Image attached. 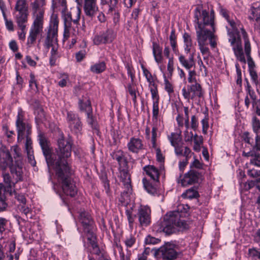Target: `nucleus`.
<instances>
[{"instance_id":"dca6fc26","label":"nucleus","mask_w":260,"mask_h":260,"mask_svg":"<svg viewBox=\"0 0 260 260\" xmlns=\"http://www.w3.org/2000/svg\"><path fill=\"white\" fill-rule=\"evenodd\" d=\"M83 10L86 16L92 19L99 12L97 0H84Z\"/></svg>"},{"instance_id":"bf43d9fd","label":"nucleus","mask_w":260,"mask_h":260,"mask_svg":"<svg viewBox=\"0 0 260 260\" xmlns=\"http://www.w3.org/2000/svg\"><path fill=\"white\" fill-rule=\"evenodd\" d=\"M157 131V128L156 126L154 125L152 129V138H151V142L152 144V147L153 148L156 147V132Z\"/></svg>"},{"instance_id":"864d4df0","label":"nucleus","mask_w":260,"mask_h":260,"mask_svg":"<svg viewBox=\"0 0 260 260\" xmlns=\"http://www.w3.org/2000/svg\"><path fill=\"white\" fill-rule=\"evenodd\" d=\"M250 163L257 167H260V155L256 152L250 159Z\"/></svg>"},{"instance_id":"c756f323","label":"nucleus","mask_w":260,"mask_h":260,"mask_svg":"<svg viewBox=\"0 0 260 260\" xmlns=\"http://www.w3.org/2000/svg\"><path fill=\"white\" fill-rule=\"evenodd\" d=\"M80 109L81 111H84L86 114L92 112L90 101L88 99L79 100Z\"/></svg>"},{"instance_id":"a211bd4d","label":"nucleus","mask_w":260,"mask_h":260,"mask_svg":"<svg viewBox=\"0 0 260 260\" xmlns=\"http://www.w3.org/2000/svg\"><path fill=\"white\" fill-rule=\"evenodd\" d=\"M13 165V158L9 150L6 147H1L0 148V168L5 170Z\"/></svg>"},{"instance_id":"6e6552de","label":"nucleus","mask_w":260,"mask_h":260,"mask_svg":"<svg viewBox=\"0 0 260 260\" xmlns=\"http://www.w3.org/2000/svg\"><path fill=\"white\" fill-rule=\"evenodd\" d=\"M14 19L19 24L27 22L28 6L26 0H17L14 8Z\"/></svg>"},{"instance_id":"f03ea898","label":"nucleus","mask_w":260,"mask_h":260,"mask_svg":"<svg viewBox=\"0 0 260 260\" xmlns=\"http://www.w3.org/2000/svg\"><path fill=\"white\" fill-rule=\"evenodd\" d=\"M45 0H35L30 4L33 22L27 38V45L31 47L38 35L42 32L44 25Z\"/></svg>"},{"instance_id":"9d476101","label":"nucleus","mask_w":260,"mask_h":260,"mask_svg":"<svg viewBox=\"0 0 260 260\" xmlns=\"http://www.w3.org/2000/svg\"><path fill=\"white\" fill-rule=\"evenodd\" d=\"M16 124L18 141L22 140L30 133L31 126L28 123L23 121V115L21 111L18 113Z\"/></svg>"},{"instance_id":"c03bdc74","label":"nucleus","mask_w":260,"mask_h":260,"mask_svg":"<svg viewBox=\"0 0 260 260\" xmlns=\"http://www.w3.org/2000/svg\"><path fill=\"white\" fill-rule=\"evenodd\" d=\"M87 122L92 128L98 129L97 122L94 117L93 116L92 112L87 114Z\"/></svg>"},{"instance_id":"a878e982","label":"nucleus","mask_w":260,"mask_h":260,"mask_svg":"<svg viewBox=\"0 0 260 260\" xmlns=\"http://www.w3.org/2000/svg\"><path fill=\"white\" fill-rule=\"evenodd\" d=\"M174 147L175 153L177 156H185L186 160L189 158L191 150L188 147H183L181 143Z\"/></svg>"},{"instance_id":"3c124183","label":"nucleus","mask_w":260,"mask_h":260,"mask_svg":"<svg viewBox=\"0 0 260 260\" xmlns=\"http://www.w3.org/2000/svg\"><path fill=\"white\" fill-rule=\"evenodd\" d=\"M32 143L31 138L28 136H27L26 137V141L25 143V150L27 153L29 152V151H34L32 150Z\"/></svg>"},{"instance_id":"603ef678","label":"nucleus","mask_w":260,"mask_h":260,"mask_svg":"<svg viewBox=\"0 0 260 260\" xmlns=\"http://www.w3.org/2000/svg\"><path fill=\"white\" fill-rule=\"evenodd\" d=\"M252 126L254 132L257 135L260 131V121L256 117L253 118Z\"/></svg>"},{"instance_id":"5701e85b","label":"nucleus","mask_w":260,"mask_h":260,"mask_svg":"<svg viewBox=\"0 0 260 260\" xmlns=\"http://www.w3.org/2000/svg\"><path fill=\"white\" fill-rule=\"evenodd\" d=\"M179 60L181 64L186 69L190 70L192 68H194L196 66V62L194 60L193 53L190 54L188 58H185L183 55H180L179 57Z\"/></svg>"},{"instance_id":"774afa93","label":"nucleus","mask_w":260,"mask_h":260,"mask_svg":"<svg viewBox=\"0 0 260 260\" xmlns=\"http://www.w3.org/2000/svg\"><path fill=\"white\" fill-rule=\"evenodd\" d=\"M7 220L3 217H0V234H2L6 230Z\"/></svg>"},{"instance_id":"37998d69","label":"nucleus","mask_w":260,"mask_h":260,"mask_svg":"<svg viewBox=\"0 0 260 260\" xmlns=\"http://www.w3.org/2000/svg\"><path fill=\"white\" fill-rule=\"evenodd\" d=\"M94 227L90 228L89 231H84L86 234L87 240L89 241L90 244H92L93 243H96V237L93 231Z\"/></svg>"},{"instance_id":"aec40b11","label":"nucleus","mask_w":260,"mask_h":260,"mask_svg":"<svg viewBox=\"0 0 260 260\" xmlns=\"http://www.w3.org/2000/svg\"><path fill=\"white\" fill-rule=\"evenodd\" d=\"M120 178L125 188L122 193V196L128 197L132 192L130 176L126 171L123 170L120 172Z\"/></svg>"},{"instance_id":"052dcab7","label":"nucleus","mask_w":260,"mask_h":260,"mask_svg":"<svg viewBox=\"0 0 260 260\" xmlns=\"http://www.w3.org/2000/svg\"><path fill=\"white\" fill-rule=\"evenodd\" d=\"M125 213L128 221L129 226L132 228L133 224L134 222V217L132 215V211L130 210H126Z\"/></svg>"},{"instance_id":"4468645a","label":"nucleus","mask_w":260,"mask_h":260,"mask_svg":"<svg viewBox=\"0 0 260 260\" xmlns=\"http://www.w3.org/2000/svg\"><path fill=\"white\" fill-rule=\"evenodd\" d=\"M137 216L141 226H147L151 222V210L149 207L141 206L138 209Z\"/></svg>"},{"instance_id":"a18cd8bd","label":"nucleus","mask_w":260,"mask_h":260,"mask_svg":"<svg viewBox=\"0 0 260 260\" xmlns=\"http://www.w3.org/2000/svg\"><path fill=\"white\" fill-rule=\"evenodd\" d=\"M143 70V74L146 78L147 82L149 83V85H153L154 83L152 76L150 72L146 69L143 66H142Z\"/></svg>"},{"instance_id":"79ce46f5","label":"nucleus","mask_w":260,"mask_h":260,"mask_svg":"<svg viewBox=\"0 0 260 260\" xmlns=\"http://www.w3.org/2000/svg\"><path fill=\"white\" fill-rule=\"evenodd\" d=\"M17 24V26L20 29L21 31L18 32L19 38L20 40H24L25 39V35H26V23L27 22H22L20 24L18 22H16Z\"/></svg>"},{"instance_id":"f257e3e1","label":"nucleus","mask_w":260,"mask_h":260,"mask_svg":"<svg viewBox=\"0 0 260 260\" xmlns=\"http://www.w3.org/2000/svg\"><path fill=\"white\" fill-rule=\"evenodd\" d=\"M39 137V143L49 170L51 169L54 170L62 192L67 196L74 197L77 190L73 180L71 178L72 170L67 160L71 155V142L63 137L59 138L58 140V149L56 153H52L47 140L44 135L40 134Z\"/></svg>"},{"instance_id":"a19ab883","label":"nucleus","mask_w":260,"mask_h":260,"mask_svg":"<svg viewBox=\"0 0 260 260\" xmlns=\"http://www.w3.org/2000/svg\"><path fill=\"white\" fill-rule=\"evenodd\" d=\"M4 181L7 184V187L11 188L16 183L13 178H12L9 174L6 173L3 175Z\"/></svg>"},{"instance_id":"f8f14e48","label":"nucleus","mask_w":260,"mask_h":260,"mask_svg":"<svg viewBox=\"0 0 260 260\" xmlns=\"http://www.w3.org/2000/svg\"><path fill=\"white\" fill-rule=\"evenodd\" d=\"M67 121L70 130L78 135L80 134L82 129V124L79 115L72 111H68Z\"/></svg>"},{"instance_id":"c9c22d12","label":"nucleus","mask_w":260,"mask_h":260,"mask_svg":"<svg viewBox=\"0 0 260 260\" xmlns=\"http://www.w3.org/2000/svg\"><path fill=\"white\" fill-rule=\"evenodd\" d=\"M5 189L3 186L0 184V211H3L7 207V204L5 202V196L4 194Z\"/></svg>"},{"instance_id":"2f4dec72","label":"nucleus","mask_w":260,"mask_h":260,"mask_svg":"<svg viewBox=\"0 0 260 260\" xmlns=\"http://www.w3.org/2000/svg\"><path fill=\"white\" fill-rule=\"evenodd\" d=\"M153 54L155 61L157 62H159L161 60V52L162 49L159 45L156 42L152 43Z\"/></svg>"},{"instance_id":"9b49d317","label":"nucleus","mask_w":260,"mask_h":260,"mask_svg":"<svg viewBox=\"0 0 260 260\" xmlns=\"http://www.w3.org/2000/svg\"><path fill=\"white\" fill-rule=\"evenodd\" d=\"M116 37V34L112 29H107L95 35L93 39L95 45L109 44L112 42Z\"/></svg>"},{"instance_id":"de8ad7c7","label":"nucleus","mask_w":260,"mask_h":260,"mask_svg":"<svg viewBox=\"0 0 260 260\" xmlns=\"http://www.w3.org/2000/svg\"><path fill=\"white\" fill-rule=\"evenodd\" d=\"M35 114L36 115V118L40 121H43L45 118L44 111L41 107H38L35 110Z\"/></svg>"},{"instance_id":"6e6d98bb","label":"nucleus","mask_w":260,"mask_h":260,"mask_svg":"<svg viewBox=\"0 0 260 260\" xmlns=\"http://www.w3.org/2000/svg\"><path fill=\"white\" fill-rule=\"evenodd\" d=\"M243 140L248 144L252 145L253 143V139L251 138L248 132H244L242 135Z\"/></svg>"},{"instance_id":"72a5a7b5","label":"nucleus","mask_w":260,"mask_h":260,"mask_svg":"<svg viewBox=\"0 0 260 260\" xmlns=\"http://www.w3.org/2000/svg\"><path fill=\"white\" fill-rule=\"evenodd\" d=\"M143 183L145 189L149 193L153 195L157 193L156 187L150 183L146 178H143Z\"/></svg>"},{"instance_id":"423d86ee","label":"nucleus","mask_w":260,"mask_h":260,"mask_svg":"<svg viewBox=\"0 0 260 260\" xmlns=\"http://www.w3.org/2000/svg\"><path fill=\"white\" fill-rule=\"evenodd\" d=\"M194 22L196 23L195 26H199L200 24L203 27L211 28L215 31L214 16L209 14L206 10H204L201 13L199 8H196L194 11Z\"/></svg>"},{"instance_id":"0e129e2a","label":"nucleus","mask_w":260,"mask_h":260,"mask_svg":"<svg viewBox=\"0 0 260 260\" xmlns=\"http://www.w3.org/2000/svg\"><path fill=\"white\" fill-rule=\"evenodd\" d=\"M15 198L17 199V200L19 202V204H25L26 203V199L23 194H18L15 191H14Z\"/></svg>"},{"instance_id":"4be33fe9","label":"nucleus","mask_w":260,"mask_h":260,"mask_svg":"<svg viewBox=\"0 0 260 260\" xmlns=\"http://www.w3.org/2000/svg\"><path fill=\"white\" fill-rule=\"evenodd\" d=\"M248 18L255 21L260 18V3L256 2L252 4L248 10Z\"/></svg>"},{"instance_id":"8fccbe9b","label":"nucleus","mask_w":260,"mask_h":260,"mask_svg":"<svg viewBox=\"0 0 260 260\" xmlns=\"http://www.w3.org/2000/svg\"><path fill=\"white\" fill-rule=\"evenodd\" d=\"M158 103L159 102H153V110H152V120H157L158 112Z\"/></svg>"},{"instance_id":"412c9836","label":"nucleus","mask_w":260,"mask_h":260,"mask_svg":"<svg viewBox=\"0 0 260 260\" xmlns=\"http://www.w3.org/2000/svg\"><path fill=\"white\" fill-rule=\"evenodd\" d=\"M79 218L82 224L84 231H89L90 228L93 227V220L88 213L85 211L81 212Z\"/></svg>"},{"instance_id":"e433bc0d","label":"nucleus","mask_w":260,"mask_h":260,"mask_svg":"<svg viewBox=\"0 0 260 260\" xmlns=\"http://www.w3.org/2000/svg\"><path fill=\"white\" fill-rule=\"evenodd\" d=\"M150 91L151 93L153 102H159V96L158 93L157 85L154 83L153 85H148Z\"/></svg>"},{"instance_id":"c85d7f7f","label":"nucleus","mask_w":260,"mask_h":260,"mask_svg":"<svg viewBox=\"0 0 260 260\" xmlns=\"http://www.w3.org/2000/svg\"><path fill=\"white\" fill-rule=\"evenodd\" d=\"M168 139L169 140L172 146L174 147L181 143L182 138L181 136V132L171 133L168 136Z\"/></svg>"},{"instance_id":"f3484780","label":"nucleus","mask_w":260,"mask_h":260,"mask_svg":"<svg viewBox=\"0 0 260 260\" xmlns=\"http://www.w3.org/2000/svg\"><path fill=\"white\" fill-rule=\"evenodd\" d=\"M200 176V173L194 170H190L187 173H185L182 178L178 180V183H181L183 186H186L197 182Z\"/></svg>"},{"instance_id":"b1692460","label":"nucleus","mask_w":260,"mask_h":260,"mask_svg":"<svg viewBox=\"0 0 260 260\" xmlns=\"http://www.w3.org/2000/svg\"><path fill=\"white\" fill-rule=\"evenodd\" d=\"M143 169L151 179L156 182L158 181L159 172L156 167L152 165H148L144 167Z\"/></svg>"},{"instance_id":"ddd939ff","label":"nucleus","mask_w":260,"mask_h":260,"mask_svg":"<svg viewBox=\"0 0 260 260\" xmlns=\"http://www.w3.org/2000/svg\"><path fill=\"white\" fill-rule=\"evenodd\" d=\"M195 28L198 44L208 43V40L215 37L214 34L215 31L211 28L203 27L201 24L199 26H195Z\"/></svg>"},{"instance_id":"ea45409f","label":"nucleus","mask_w":260,"mask_h":260,"mask_svg":"<svg viewBox=\"0 0 260 260\" xmlns=\"http://www.w3.org/2000/svg\"><path fill=\"white\" fill-rule=\"evenodd\" d=\"M170 45L172 48V49L174 52H176L177 50V42L176 37L175 35V29H173L171 32L170 36L169 37Z\"/></svg>"},{"instance_id":"39448f33","label":"nucleus","mask_w":260,"mask_h":260,"mask_svg":"<svg viewBox=\"0 0 260 260\" xmlns=\"http://www.w3.org/2000/svg\"><path fill=\"white\" fill-rule=\"evenodd\" d=\"M58 26V20L56 16L52 17L47 32L46 37L44 40V46L49 49L52 47L51 56L50 57V63L51 66H54L56 59L58 57L57 53V32Z\"/></svg>"},{"instance_id":"13d9d810","label":"nucleus","mask_w":260,"mask_h":260,"mask_svg":"<svg viewBox=\"0 0 260 260\" xmlns=\"http://www.w3.org/2000/svg\"><path fill=\"white\" fill-rule=\"evenodd\" d=\"M18 209L26 216H28L29 214L30 209L25 204H19L18 205Z\"/></svg>"},{"instance_id":"4d7b16f0","label":"nucleus","mask_w":260,"mask_h":260,"mask_svg":"<svg viewBox=\"0 0 260 260\" xmlns=\"http://www.w3.org/2000/svg\"><path fill=\"white\" fill-rule=\"evenodd\" d=\"M126 68L127 69V74L131 77V82L133 83L135 78L134 70L133 68L129 64H127Z\"/></svg>"},{"instance_id":"4c0bfd02","label":"nucleus","mask_w":260,"mask_h":260,"mask_svg":"<svg viewBox=\"0 0 260 260\" xmlns=\"http://www.w3.org/2000/svg\"><path fill=\"white\" fill-rule=\"evenodd\" d=\"M105 1L109 6L108 14H112L113 12L116 13V7L118 4V0H105Z\"/></svg>"},{"instance_id":"bb28decb","label":"nucleus","mask_w":260,"mask_h":260,"mask_svg":"<svg viewBox=\"0 0 260 260\" xmlns=\"http://www.w3.org/2000/svg\"><path fill=\"white\" fill-rule=\"evenodd\" d=\"M189 90L191 92V99L196 96L201 98L203 96L202 88L200 84L196 82L194 84L189 86Z\"/></svg>"},{"instance_id":"7ed1b4c3","label":"nucleus","mask_w":260,"mask_h":260,"mask_svg":"<svg viewBox=\"0 0 260 260\" xmlns=\"http://www.w3.org/2000/svg\"><path fill=\"white\" fill-rule=\"evenodd\" d=\"M231 29L226 27L229 42H230L236 60L245 64L246 62L245 56L243 51L240 34H242L240 22L238 21H235L234 19L229 18L227 20ZM242 36V35H241Z\"/></svg>"},{"instance_id":"6ab92c4d","label":"nucleus","mask_w":260,"mask_h":260,"mask_svg":"<svg viewBox=\"0 0 260 260\" xmlns=\"http://www.w3.org/2000/svg\"><path fill=\"white\" fill-rule=\"evenodd\" d=\"M128 149L131 152L138 153L144 149V145L141 139L138 138L132 137L127 144Z\"/></svg>"},{"instance_id":"69168bd1","label":"nucleus","mask_w":260,"mask_h":260,"mask_svg":"<svg viewBox=\"0 0 260 260\" xmlns=\"http://www.w3.org/2000/svg\"><path fill=\"white\" fill-rule=\"evenodd\" d=\"M3 17L5 21V24L7 28L10 31H13L14 30V25L12 21L8 20L7 18L6 15L4 16Z\"/></svg>"},{"instance_id":"e2e57ef3","label":"nucleus","mask_w":260,"mask_h":260,"mask_svg":"<svg viewBox=\"0 0 260 260\" xmlns=\"http://www.w3.org/2000/svg\"><path fill=\"white\" fill-rule=\"evenodd\" d=\"M196 72L193 70H189L188 73V81L189 83H196Z\"/></svg>"},{"instance_id":"0eeeda50","label":"nucleus","mask_w":260,"mask_h":260,"mask_svg":"<svg viewBox=\"0 0 260 260\" xmlns=\"http://www.w3.org/2000/svg\"><path fill=\"white\" fill-rule=\"evenodd\" d=\"M12 149L15 152L14 156L16 159L15 165H13L9 167L11 173L13 176L14 180L17 183L22 180V158L20 153V150L17 146H14Z\"/></svg>"},{"instance_id":"338daca9","label":"nucleus","mask_w":260,"mask_h":260,"mask_svg":"<svg viewBox=\"0 0 260 260\" xmlns=\"http://www.w3.org/2000/svg\"><path fill=\"white\" fill-rule=\"evenodd\" d=\"M250 75L253 82L257 85L258 84V76L256 71L254 70H249Z\"/></svg>"},{"instance_id":"49530a36","label":"nucleus","mask_w":260,"mask_h":260,"mask_svg":"<svg viewBox=\"0 0 260 260\" xmlns=\"http://www.w3.org/2000/svg\"><path fill=\"white\" fill-rule=\"evenodd\" d=\"M29 86L30 88L33 90L35 92H37L38 91V85L37 84V81L35 79V76L34 74L31 73L30 74V79L29 81Z\"/></svg>"},{"instance_id":"cd10ccee","label":"nucleus","mask_w":260,"mask_h":260,"mask_svg":"<svg viewBox=\"0 0 260 260\" xmlns=\"http://www.w3.org/2000/svg\"><path fill=\"white\" fill-rule=\"evenodd\" d=\"M185 45V51L188 53L194 49V44L190 36L188 33H184L183 36Z\"/></svg>"},{"instance_id":"1a4fd4ad","label":"nucleus","mask_w":260,"mask_h":260,"mask_svg":"<svg viewBox=\"0 0 260 260\" xmlns=\"http://www.w3.org/2000/svg\"><path fill=\"white\" fill-rule=\"evenodd\" d=\"M153 253L155 256L161 257L164 259L174 260L178 257L179 252L173 244L167 243L155 250Z\"/></svg>"},{"instance_id":"393cba45","label":"nucleus","mask_w":260,"mask_h":260,"mask_svg":"<svg viewBox=\"0 0 260 260\" xmlns=\"http://www.w3.org/2000/svg\"><path fill=\"white\" fill-rule=\"evenodd\" d=\"M81 9L78 8L76 10L67 14L64 20L65 26L67 25V22L71 21L74 24H78L80 18Z\"/></svg>"},{"instance_id":"473e14b6","label":"nucleus","mask_w":260,"mask_h":260,"mask_svg":"<svg viewBox=\"0 0 260 260\" xmlns=\"http://www.w3.org/2000/svg\"><path fill=\"white\" fill-rule=\"evenodd\" d=\"M112 157L114 159H116L118 161L120 166L126 165V159L122 151L119 150L113 152Z\"/></svg>"},{"instance_id":"09e8293b","label":"nucleus","mask_w":260,"mask_h":260,"mask_svg":"<svg viewBox=\"0 0 260 260\" xmlns=\"http://www.w3.org/2000/svg\"><path fill=\"white\" fill-rule=\"evenodd\" d=\"M165 89L170 95L171 94L174 92V88L172 84L165 77L164 80Z\"/></svg>"},{"instance_id":"f704fd0d","label":"nucleus","mask_w":260,"mask_h":260,"mask_svg":"<svg viewBox=\"0 0 260 260\" xmlns=\"http://www.w3.org/2000/svg\"><path fill=\"white\" fill-rule=\"evenodd\" d=\"M199 196L198 191L193 187L187 189L182 194L184 198L192 199L197 198Z\"/></svg>"},{"instance_id":"2eb2a0df","label":"nucleus","mask_w":260,"mask_h":260,"mask_svg":"<svg viewBox=\"0 0 260 260\" xmlns=\"http://www.w3.org/2000/svg\"><path fill=\"white\" fill-rule=\"evenodd\" d=\"M242 38L244 42V52L247 57L249 70H254V62L251 56V45L249 40L248 36L245 30L241 28Z\"/></svg>"},{"instance_id":"680f3d73","label":"nucleus","mask_w":260,"mask_h":260,"mask_svg":"<svg viewBox=\"0 0 260 260\" xmlns=\"http://www.w3.org/2000/svg\"><path fill=\"white\" fill-rule=\"evenodd\" d=\"M61 79L58 82V85L61 87H64L66 86L67 82L69 81V76L67 74H62L61 76Z\"/></svg>"},{"instance_id":"5fc2aeb1","label":"nucleus","mask_w":260,"mask_h":260,"mask_svg":"<svg viewBox=\"0 0 260 260\" xmlns=\"http://www.w3.org/2000/svg\"><path fill=\"white\" fill-rule=\"evenodd\" d=\"M160 240L150 235H148L145 238V243L146 244H155L158 243Z\"/></svg>"},{"instance_id":"20e7f679","label":"nucleus","mask_w":260,"mask_h":260,"mask_svg":"<svg viewBox=\"0 0 260 260\" xmlns=\"http://www.w3.org/2000/svg\"><path fill=\"white\" fill-rule=\"evenodd\" d=\"M158 231L168 235L189 228L188 224L184 220L180 219V214L177 211L171 212L168 215H166L163 221L158 223Z\"/></svg>"},{"instance_id":"7c9ffc66","label":"nucleus","mask_w":260,"mask_h":260,"mask_svg":"<svg viewBox=\"0 0 260 260\" xmlns=\"http://www.w3.org/2000/svg\"><path fill=\"white\" fill-rule=\"evenodd\" d=\"M106 69V63L104 61H100L91 66L90 70L93 73L100 74L103 72Z\"/></svg>"},{"instance_id":"58836bf2","label":"nucleus","mask_w":260,"mask_h":260,"mask_svg":"<svg viewBox=\"0 0 260 260\" xmlns=\"http://www.w3.org/2000/svg\"><path fill=\"white\" fill-rule=\"evenodd\" d=\"M198 45L202 55L204 56V58H208L210 55L209 49L207 47L208 43H201L198 44Z\"/></svg>"}]
</instances>
